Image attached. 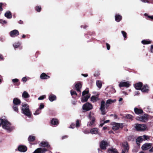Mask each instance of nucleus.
<instances>
[{"label":"nucleus","mask_w":153,"mask_h":153,"mask_svg":"<svg viewBox=\"0 0 153 153\" xmlns=\"http://www.w3.org/2000/svg\"><path fill=\"white\" fill-rule=\"evenodd\" d=\"M116 101V99L111 100L109 99L107 100L105 103V102L104 100H102L100 103V110L101 111V114L102 115H105L106 114L105 107L106 108L108 107L109 105L111 104Z\"/></svg>","instance_id":"f257e3e1"},{"label":"nucleus","mask_w":153,"mask_h":153,"mask_svg":"<svg viewBox=\"0 0 153 153\" xmlns=\"http://www.w3.org/2000/svg\"><path fill=\"white\" fill-rule=\"evenodd\" d=\"M0 126L7 131H11L14 128L11 126V123L6 119H0Z\"/></svg>","instance_id":"f03ea898"},{"label":"nucleus","mask_w":153,"mask_h":153,"mask_svg":"<svg viewBox=\"0 0 153 153\" xmlns=\"http://www.w3.org/2000/svg\"><path fill=\"white\" fill-rule=\"evenodd\" d=\"M22 111L23 113L25 115L30 117H31V113L27 104H24L22 105Z\"/></svg>","instance_id":"7ed1b4c3"},{"label":"nucleus","mask_w":153,"mask_h":153,"mask_svg":"<svg viewBox=\"0 0 153 153\" xmlns=\"http://www.w3.org/2000/svg\"><path fill=\"white\" fill-rule=\"evenodd\" d=\"M82 96L83 97L81 99L82 102H85L87 101L88 99L90 97V95L88 94V89L82 92Z\"/></svg>","instance_id":"20e7f679"},{"label":"nucleus","mask_w":153,"mask_h":153,"mask_svg":"<svg viewBox=\"0 0 153 153\" xmlns=\"http://www.w3.org/2000/svg\"><path fill=\"white\" fill-rule=\"evenodd\" d=\"M136 129L138 131H143L146 130L147 128L146 125L145 124H136L135 126Z\"/></svg>","instance_id":"39448f33"},{"label":"nucleus","mask_w":153,"mask_h":153,"mask_svg":"<svg viewBox=\"0 0 153 153\" xmlns=\"http://www.w3.org/2000/svg\"><path fill=\"white\" fill-rule=\"evenodd\" d=\"M82 108L83 110L87 111L93 108V106L91 103L86 102L83 105Z\"/></svg>","instance_id":"423d86ee"},{"label":"nucleus","mask_w":153,"mask_h":153,"mask_svg":"<svg viewBox=\"0 0 153 153\" xmlns=\"http://www.w3.org/2000/svg\"><path fill=\"white\" fill-rule=\"evenodd\" d=\"M148 119V115L147 114H144L141 116L138 117L136 118L137 120L143 122H146Z\"/></svg>","instance_id":"0eeeda50"},{"label":"nucleus","mask_w":153,"mask_h":153,"mask_svg":"<svg viewBox=\"0 0 153 153\" xmlns=\"http://www.w3.org/2000/svg\"><path fill=\"white\" fill-rule=\"evenodd\" d=\"M130 85V84L128 82L122 81L119 83V86L120 87H125L126 88H128Z\"/></svg>","instance_id":"6e6552de"},{"label":"nucleus","mask_w":153,"mask_h":153,"mask_svg":"<svg viewBox=\"0 0 153 153\" xmlns=\"http://www.w3.org/2000/svg\"><path fill=\"white\" fill-rule=\"evenodd\" d=\"M108 145V143L105 141H102L100 144V146L101 149H105Z\"/></svg>","instance_id":"1a4fd4ad"},{"label":"nucleus","mask_w":153,"mask_h":153,"mask_svg":"<svg viewBox=\"0 0 153 153\" xmlns=\"http://www.w3.org/2000/svg\"><path fill=\"white\" fill-rule=\"evenodd\" d=\"M19 33L18 31L16 30H13L10 33V36L12 37H14L19 35Z\"/></svg>","instance_id":"9d476101"},{"label":"nucleus","mask_w":153,"mask_h":153,"mask_svg":"<svg viewBox=\"0 0 153 153\" xmlns=\"http://www.w3.org/2000/svg\"><path fill=\"white\" fill-rule=\"evenodd\" d=\"M47 151L45 148H39L36 149L33 153H45Z\"/></svg>","instance_id":"9b49d317"},{"label":"nucleus","mask_w":153,"mask_h":153,"mask_svg":"<svg viewBox=\"0 0 153 153\" xmlns=\"http://www.w3.org/2000/svg\"><path fill=\"white\" fill-rule=\"evenodd\" d=\"M113 126L112 129L114 130H116L120 127V123L113 122L111 123Z\"/></svg>","instance_id":"f8f14e48"},{"label":"nucleus","mask_w":153,"mask_h":153,"mask_svg":"<svg viewBox=\"0 0 153 153\" xmlns=\"http://www.w3.org/2000/svg\"><path fill=\"white\" fill-rule=\"evenodd\" d=\"M152 146V144L146 143L143 144L142 146V149L143 150H146L149 149Z\"/></svg>","instance_id":"ddd939ff"},{"label":"nucleus","mask_w":153,"mask_h":153,"mask_svg":"<svg viewBox=\"0 0 153 153\" xmlns=\"http://www.w3.org/2000/svg\"><path fill=\"white\" fill-rule=\"evenodd\" d=\"M90 133L92 134H99V130L97 128H94L90 130Z\"/></svg>","instance_id":"4468645a"},{"label":"nucleus","mask_w":153,"mask_h":153,"mask_svg":"<svg viewBox=\"0 0 153 153\" xmlns=\"http://www.w3.org/2000/svg\"><path fill=\"white\" fill-rule=\"evenodd\" d=\"M27 147L24 146L20 145L18 147V150L21 152H25L27 150Z\"/></svg>","instance_id":"2eb2a0df"},{"label":"nucleus","mask_w":153,"mask_h":153,"mask_svg":"<svg viewBox=\"0 0 153 153\" xmlns=\"http://www.w3.org/2000/svg\"><path fill=\"white\" fill-rule=\"evenodd\" d=\"M39 146L44 147H47L48 148L50 147V146L49 145L48 142L46 141H43L42 142L40 143Z\"/></svg>","instance_id":"dca6fc26"},{"label":"nucleus","mask_w":153,"mask_h":153,"mask_svg":"<svg viewBox=\"0 0 153 153\" xmlns=\"http://www.w3.org/2000/svg\"><path fill=\"white\" fill-rule=\"evenodd\" d=\"M135 89L137 90H140L142 86V83L140 82L136 83L134 85Z\"/></svg>","instance_id":"f3484780"},{"label":"nucleus","mask_w":153,"mask_h":153,"mask_svg":"<svg viewBox=\"0 0 153 153\" xmlns=\"http://www.w3.org/2000/svg\"><path fill=\"white\" fill-rule=\"evenodd\" d=\"M82 86V85L80 83H78L75 85V87L76 88V90L77 91L80 92V94H81L80 89L81 88Z\"/></svg>","instance_id":"a211bd4d"},{"label":"nucleus","mask_w":153,"mask_h":153,"mask_svg":"<svg viewBox=\"0 0 153 153\" xmlns=\"http://www.w3.org/2000/svg\"><path fill=\"white\" fill-rule=\"evenodd\" d=\"M56 99V96L53 94H51L49 97V100L51 102H53Z\"/></svg>","instance_id":"6ab92c4d"},{"label":"nucleus","mask_w":153,"mask_h":153,"mask_svg":"<svg viewBox=\"0 0 153 153\" xmlns=\"http://www.w3.org/2000/svg\"><path fill=\"white\" fill-rule=\"evenodd\" d=\"M134 111L135 113L136 114H142L143 112V111L142 109H139L137 108H134Z\"/></svg>","instance_id":"aec40b11"},{"label":"nucleus","mask_w":153,"mask_h":153,"mask_svg":"<svg viewBox=\"0 0 153 153\" xmlns=\"http://www.w3.org/2000/svg\"><path fill=\"white\" fill-rule=\"evenodd\" d=\"M40 78L42 79H47L49 78L50 76L43 73L41 75Z\"/></svg>","instance_id":"412c9836"},{"label":"nucleus","mask_w":153,"mask_h":153,"mask_svg":"<svg viewBox=\"0 0 153 153\" xmlns=\"http://www.w3.org/2000/svg\"><path fill=\"white\" fill-rule=\"evenodd\" d=\"M13 102L14 105H17L20 104L21 101L18 98H15L13 100Z\"/></svg>","instance_id":"4be33fe9"},{"label":"nucleus","mask_w":153,"mask_h":153,"mask_svg":"<svg viewBox=\"0 0 153 153\" xmlns=\"http://www.w3.org/2000/svg\"><path fill=\"white\" fill-rule=\"evenodd\" d=\"M122 146L125 151H128L129 149V147L128 146V143L127 142H125L123 143H122Z\"/></svg>","instance_id":"5701e85b"},{"label":"nucleus","mask_w":153,"mask_h":153,"mask_svg":"<svg viewBox=\"0 0 153 153\" xmlns=\"http://www.w3.org/2000/svg\"><path fill=\"white\" fill-rule=\"evenodd\" d=\"M51 123L52 125H57L59 124V121L57 119L54 118L51 120Z\"/></svg>","instance_id":"b1692460"},{"label":"nucleus","mask_w":153,"mask_h":153,"mask_svg":"<svg viewBox=\"0 0 153 153\" xmlns=\"http://www.w3.org/2000/svg\"><path fill=\"white\" fill-rule=\"evenodd\" d=\"M22 97L24 98H27L30 97V95L27 91H24L22 94Z\"/></svg>","instance_id":"393cba45"},{"label":"nucleus","mask_w":153,"mask_h":153,"mask_svg":"<svg viewBox=\"0 0 153 153\" xmlns=\"http://www.w3.org/2000/svg\"><path fill=\"white\" fill-rule=\"evenodd\" d=\"M149 87L147 85H144L142 89L141 88V91L142 92H147L149 90L148 89Z\"/></svg>","instance_id":"a878e982"},{"label":"nucleus","mask_w":153,"mask_h":153,"mask_svg":"<svg viewBox=\"0 0 153 153\" xmlns=\"http://www.w3.org/2000/svg\"><path fill=\"white\" fill-rule=\"evenodd\" d=\"M122 18V17L120 15L117 14L115 16V19L117 22H119L121 20Z\"/></svg>","instance_id":"bb28decb"},{"label":"nucleus","mask_w":153,"mask_h":153,"mask_svg":"<svg viewBox=\"0 0 153 153\" xmlns=\"http://www.w3.org/2000/svg\"><path fill=\"white\" fill-rule=\"evenodd\" d=\"M91 120V121L88 122L87 123L88 126L90 127L94 125L95 119L91 120Z\"/></svg>","instance_id":"cd10ccee"},{"label":"nucleus","mask_w":153,"mask_h":153,"mask_svg":"<svg viewBox=\"0 0 153 153\" xmlns=\"http://www.w3.org/2000/svg\"><path fill=\"white\" fill-rule=\"evenodd\" d=\"M88 118L90 120L95 119L94 113L90 112L88 116Z\"/></svg>","instance_id":"c85d7f7f"},{"label":"nucleus","mask_w":153,"mask_h":153,"mask_svg":"<svg viewBox=\"0 0 153 153\" xmlns=\"http://www.w3.org/2000/svg\"><path fill=\"white\" fill-rule=\"evenodd\" d=\"M5 16L7 18L10 19L12 18V15L11 13L9 11L7 12L4 14Z\"/></svg>","instance_id":"c756f323"},{"label":"nucleus","mask_w":153,"mask_h":153,"mask_svg":"<svg viewBox=\"0 0 153 153\" xmlns=\"http://www.w3.org/2000/svg\"><path fill=\"white\" fill-rule=\"evenodd\" d=\"M108 152L109 153H118L115 149L113 148L109 149L108 150Z\"/></svg>","instance_id":"7c9ffc66"},{"label":"nucleus","mask_w":153,"mask_h":153,"mask_svg":"<svg viewBox=\"0 0 153 153\" xmlns=\"http://www.w3.org/2000/svg\"><path fill=\"white\" fill-rule=\"evenodd\" d=\"M96 85L99 88H100L102 86L101 81L100 80L97 81Z\"/></svg>","instance_id":"2f4dec72"},{"label":"nucleus","mask_w":153,"mask_h":153,"mask_svg":"<svg viewBox=\"0 0 153 153\" xmlns=\"http://www.w3.org/2000/svg\"><path fill=\"white\" fill-rule=\"evenodd\" d=\"M35 137L33 136H30L28 137V140L29 141L32 142L35 140Z\"/></svg>","instance_id":"473e14b6"},{"label":"nucleus","mask_w":153,"mask_h":153,"mask_svg":"<svg viewBox=\"0 0 153 153\" xmlns=\"http://www.w3.org/2000/svg\"><path fill=\"white\" fill-rule=\"evenodd\" d=\"M98 97H95L94 96H93L91 98V101L93 102H94L98 100Z\"/></svg>","instance_id":"72a5a7b5"},{"label":"nucleus","mask_w":153,"mask_h":153,"mask_svg":"<svg viewBox=\"0 0 153 153\" xmlns=\"http://www.w3.org/2000/svg\"><path fill=\"white\" fill-rule=\"evenodd\" d=\"M141 42L142 44L144 45L149 44L151 43L150 41L146 40H142Z\"/></svg>","instance_id":"f704fd0d"},{"label":"nucleus","mask_w":153,"mask_h":153,"mask_svg":"<svg viewBox=\"0 0 153 153\" xmlns=\"http://www.w3.org/2000/svg\"><path fill=\"white\" fill-rule=\"evenodd\" d=\"M41 112V110L39 108L37 109L35 112L34 113V114L36 115L39 114Z\"/></svg>","instance_id":"c9c22d12"},{"label":"nucleus","mask_w":153,"mask_h":153,"mask_svg":"<svg viewBox=\"0 0 153 153\" xmlns=\"http://www.w3.org/2000/svg\"><path fill=\"white\" fill-rule=\"evenodd\" d=\"M143 140V137L142 136H140L138 137L136 140V142H140L141 141H142Z\"/></svg>","instance_id":"e433bc0d"},{"label":"nucleus","mask_w":153,"mask_h":153,"mask_svg":"<svg viewBox=\"0 0 153 153\" xmlns=\"http://www.w3.org/2000/svg\"><path fill=\"white\" fill-rule=\"evenodd\" d=\"M126 117L127 118L129 119H130L131 120H132V119L133 118V117L129 114H127L126 116Z\"/></svg>","instance_id":"4c0bfd02"},{"label":"nucleus","mask_w":153,"mask_h":153,"mask_svg":"<svg viewBox=\"0 0 153 153\" xmlns=\"http://www.w3.org/2000/svg\"><path fill=\"white\" fill-rule=\"evenodd\" d=\"M20 45L19 42L13 44V46L15 48H18Z\"/></svg>","instance_id":"58836bf2"},{"label":"nucleus","mask_w":153,"mask_h":153,"mask_svg":"<svg viewBox=\"0 0 153 153\" xmlns=\"http://www.w3.org/2000/svg\"><path fill=\"white\" fill-rule=\"evenodd\" d=\"M35 9L38 12H39L41 10V7L40 6H37L35 7Z\"/></svg>","instance_id":"ea45409f"},{"label":"nucleus","mask_w":153,"mask_h":153,"mask_svg":"<svg viewBox=\"0 0 153 153\" xmlns=\"http://www.w3.org/2000/svg\"><path fill=\"white\" fill-rule=\"evenodd\" d=\"M13 110H14L18 112V107L17 106H16V105H14L13 107Z\"/></svg>","instance_id":"a19ab883"},{"label":"nucleus","mask_w":153,"mask_h":153,"mask_svg":"<svg viewBox=\"0 0 153 153\" xmlns=\"http://www.w3.org/2000/svg\"><path fill=\"white\" fill-rule=\"evenodd\" d=\"M46 97V96L45 95H42V96H40L38 98V100H42L45 99Z\"/></svg>","instance_id":"79ce46f5"},{"label":"nucleus","mask_w":153,"mask_h":153,"mask_svg":"<svg viewBox=\"0 0 153 153\" xmlns=\"http://www.w3.org/2000/svg\"><path fill=\"white\" fill-rule=\"evenodd\" d=\"M80 124L79 123V121L78 120H77L76 122V127L80 126Z\"/></svg>","instance_id":"37998d69"},{"label":"nucleus","mask_w":153,"mask_h":153,"mask_svg":"<svg viewBox=\"0 0 153 153\" xmlns=\"http://www.w3.org/2000/svg\"><path fill=\"white\" fill-rule=\"evenodd\" d=\"M121 32L124 38H126V32L123 31H122Z\"/></svg>","instance_id":"c03bdc74"},{"label":"nucleus","mask_w":153,"mask_h":153,"mask_svg":"<svg viewBox=\"0 0 153 153\" xmlns=\"http://www.w3.org/2000/svg\"><path fill=\"white\" fill-rule=\"evenodd\" d=\"M100 74V72L99 71H97L95 72L94 74V76H98Z\"/></svg>","instance_id":"a18cd8bd"},{"label":"nucleus","mask_w":153,"mask_h":153,"mask_svg":"<svg viewBox=\"0 0 153 153\" xmlns=\"http://www.w3.org/2000/svg\"><path fill=\"white\" fill-rule=\"evenodd\" d=\"M44 105L43 103H41L39 107V108L41 110L42 109L44 108Z\"/></svg>","instance_id":"49530a36"},{"label":"nucleus","mask_w":153,"mask_h":153,"mask_svg":"<svg viewBox=\"0 0 153 153\" xmlns=\"http://www.w3.org/2000/svg\"><path fill=\"white\" fill-rule=\"evenodd\" d=\"M7 23L6 21L2 19H0V23L2 24H5Z\"/></svg>","instance_id":"de8ad7c7"},{"label":"nucleus","mask_w":153,"mask_h":153,"mask_svg":"<svg viewBox=\"0 0 153 153\" xmlns=\"http://www.w3.org/2000/svg\"><path fill=\"white\" fill-rule=\"evenodd\" d=\"M143 140H147L148 139H149V137L148 136H146V135H144L143 136Z\"/></svg>","instance_id":"09e8293b"},{"label":"nucleus","mask_w":153,"mask_h":153,"mask_svg":"<svg viewBox=\"0 0 153 153\" xmlns=\"http://www.w3.org/2000/svg\"><path fill=\"white\" fill-rule=\"evenodd\" d=\"M71 95H73L74 94L76 95V91H74L71 90Z\"/></svg>","instance_id":"8fccbe9b"},{"label":"nucleus","mask_w":153,"mask_h":153,"mask_svg":"<svg viewBox=\"0 0 153 153\" xmlns=\"http://www.w3.org/2000/svg\"><path fill=\"white\" fill-rule=\"evenodd\" d=\"M75 124L74 123L72 124L69 127L70 128H73L75 127Z\"/></svg>","instance_id":"3c124183"},{"label":"nucleus","mask_w":153,"mask_h":153,"mask_svg":"<svg viewBox=\"0 0 153 153\" xmlns=\"http://www.w3.org/2000/svg\"><path fill=\"white\" fill-rule=\"evenodd\" d=\"M18 79H14L12 80V81L13 83L17 82H18Z\"/></svg>","instance_id":"603ef678"},{"label":"nucleus","mask_w":153,"mask_h":153,"mask_svg":"<svg viewBox=\"0 0 153 153\" xmlns=\"http://www.w3.org/2000/svg\"><path fill=\"white\" fill-rule=\"evenodd\" d=\"M106 45L107 48V50H109L110 49V45H109L107 43H106Z\"/></svg>","instance_id":"864d4df0"},{"label":"nucleus","mask_w":153,"mask_h":153,"mask_svg":"<svg viewBox=\"0 0 153 153\" xmlns=\"http://www.w3.org/2000/svg\"><path fill=\"white\" fill-rule=\"evenodd\" d=\"M27 80L26 77H23L22 79V80L24 82H26Z\"/></svg>","instance_id":"5fc2aeb1"},{"label":"nucleus","mask_w":153,"mask_h":153,"mask_svg":"<svg viewBox=\"0 0 153 153\" xmlns=\"http://www.w3.org/2000/svg\"><path fill=\"white\" fill-rule=\"evenodd\" d=\"M83 132L85 134H88L90 133V131L89 132V131H88V130H85L84 131H83Z\"/></svg>","instance_id":"6e6d98bb"},{"label":"nucleus","mask_w":153,"mask_h":153,"mask_svg":"<svg viewBox=\"0 0 153 153\" xmlns=\"http://www.w3.org/2000/svg\"><path fill=\"white\" fill-rule=\"evenodd\" d=\"M151 52L153 53V45H152L151 46Z\"/></svg>","instance_id":"4d7b16f0"},{"label":"nucleus","mask_w":153,"mask_h":153,"mask_svg":"<svg viewBox=\"0 0 153 153\" xmlns=\"http://www.w3.org/2000/svg\"><path fill=\"white\" fill-rule=\"evenodd\" d=\"M2 3H0V11L2 10Z\"/></svg>","instance_id":"13d9d810"},{"label":"nucleus","mask_w":153,"mask_h":153,"mask_svg":"<svg viewBox=\"0 0 153 153\" xmlns=\"http://www.w3.org/2000/svg\"><path fill=\"white\" fill-rule=\"evenodd\" d=\"M0 60H3V58L2 55L0 53Z\"/></svg>","instance_id":"bf43d9fd"},{"label":"nucleus","mask_w":153,"mask_h":153,"mask_svg":"<svg viewBox=\"0 0 153 153\" xmlns=\"http://www.w3.org/2000/svg\"><path fill=\"white\" fill-rule=\"evenodd\" d=\"M139 93L138 91H137L135 92V96H137L139 94Z\"/></svg>","instance_id":"052dcab7"},{"label":"nucleus","mask_w":153,"mask_h":153,"mask_svg":"<svg viewBox=\"0 0 153 153\" xmlns=\"http://www.w3.org/2000/svg\"><path fill=\"white\" fill-rule=\"evenodd\" d=\"M82 75L85 77H86L88 76V74H82Z\"/></svg>","instance_id":"680f3d73"},{"label":"nucleus","mask_w":153,"mask_h":153,"mask_svg":"<svg viewBox=\"0 0 153 153\" xmlns=\"http://www.w3.org/2000/svg\"><path fill=\"white\" fill-rule=\"evenodd\" d=\"M68 137V136H67V135H65L64 136H63L62 137V139H64L65 138H67Z\"/></svg>","instance_id":"e2e57ef3"},{"label":"nucleus","mask_w":153,"mask_h":153,"mask_svg":"<svg viewBox=\"0 0 153 153\" xmlns=\"http://www.w3.org/2000/svg\"><path fill=\"white\" fill-rule=\"evenodd\" d=\"M148 17L150 18L152 20H153V16H148Z\"/></svg>","instance_id":"0e129e2a"},{"label":"nucleus","mask_w":153,"mask_h":153,"mask_svg":"<svg viewBox=\"0 0 153 153\" xmlns=\"http://www.w3.org/2000/svg\"><path fill=\"white\" fill-rule=\"evenodd\" d=\"M141 1L143 2H148V1L147 0H141Z\"/></svg>","instance_id":"69168bd1"},{"label":"nucleus","mask_w":153,"mask_h":153,"mask_svg":"<svg viewBox=\"0 0 153 153\" xmlns=\"http://www.w3.org/2000/svg\"><path fill=\"white\" fill-rule=\"evenodd\" d=\"M109 121H110V120H106L104 122V123H107L109 122Z\"/></svg>","instance_id":"338daca9"},{"label":"nucleus","mask_w":153,"mask_h":153,"mask_svg":"<svg viewBox=\"0 0 153 153\" xmlns=\"http://www.w3.org/2000/svg\"><path fill=\"white\" fill-rule=\"evenodd\" d=\"M149 151L150 152H153V146L152 147V148L150 149Z\"/></svg>","instance_id":"774afa93"}]
</instances>
